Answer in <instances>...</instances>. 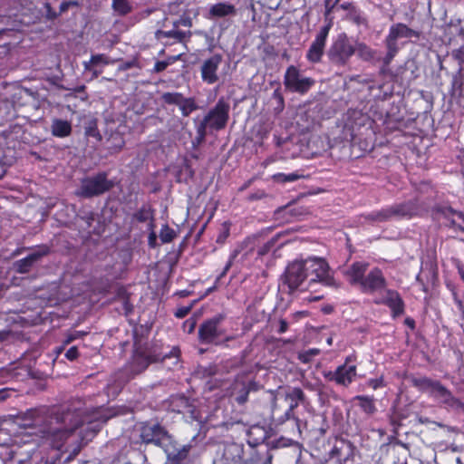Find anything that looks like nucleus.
I'll list each match as a JSON object with an SVG mask.
<instances>
[{"mask_svg": "<svg viewBox=\"0 0 464 464\" xmlns=\"http://www.w3.org/2000/svg\"><path fill=\"white\" fill-rule=\"evenodd\" d=\"M111 415H105L100 411L82 415L80 412L67 411L61 416L52 417L42 430L43 438L56 449H61L65 440L76 429H81L80 435L82 440H91L102 429Z\"/></svg>", "mask_w": 464, "mask_h": 464, "instance_id": "obj_1", "label": "nucleus"}, {"mask_svg": "<svg viewBox=\"0 0 464 464\" xmlns=\"http://www.w3.org/2000/svg\"><path fill=\"white\" fill-rule=\"evenodd\" d=\"M412 384L420 392L428 393L431 398L445 407L464 412V403L440 382L427 377L414 378Z\"/></svg>", "mask_w": 464, "mask_h": 464, "instance_id": "obj_2", "label": "nucleus"}, {"mask_svg": "<svg viewBox=\"0 0 464 464\" xmlns=\"http://www.w3.org/2000/svg\"><path fill=\"white\" fill-rule=\"evenodd\" d=\"M304 270L308 273L309 285L321 283L327 286L338 287L328 263L321 257H308L303 260Z\"/></svg>", "mask_w": 464, "mask_h": 464, "instance_id": "obj_3", "label": "nucleus"}, {"mask_svg": "<svg viewBox=\"0 0 464 464\" xmlns=\"http://www.w3.org/2000/svg\"><path fill=\"white\" fill-rule=\"evenodd\" d=\"M113 187V182L107 179L104 172L83 179L81 182L77 195L83 198H92L103 194Z\"/></svg>", "mask_w": 464, "mask_h": 464, "instance_id": "obj_4", "label": "nucleus"}, {"mask_svg": "<svg viewBox=\"0 0 464 464\" xmlns=\"http://www.w3.org/2000/svg\"><path fill=\"white\" fill-rule=\"evenodd\" d=\"M228 103L225 102L224 100H219L198 126V132L201 138L204 137L207 127L216 130L223 129L228 120Z\"/></svg>", "mask_w": 464, "mask_h": 464, "instance_id": "obj_5", "label": "nucleus"}, {"mask_svg": "<svg viewBox=\"0 0 464 464\" xmlns=\"http://www.w3.org/2000/svg\"><path fill=\"white\" fill-rule=\"evenodd\" d=\"M354 53V46L345 34L336 37L327 53L330 61L337 65H344Z\"/></svg>", "mask_w": 464, "mask_h": 464, "instance_id": "obj_6", "label": "nucleus"}, {"mask_svg": "<svg viewBox=\"0 0 464 464\" xmlns=\"http://www.w3.org/2000/svg\"><path fill=\"white\" fill-rule=\"evenodd\" d=\"M314 83L309 77L301 76L298 69L289 66L285 72L284 84L291 92L305 93Z\"/></svg>", "mask_w": 464, "mask_h": 464, "instance_id": "obj_7", "label": "nucleus"}, {"mask_svg": "<svg viewBox=\"0 0 464 464\" xmlns=\"http://www.w3.org/2000/svg\"><path fill=\"white\" fill-rule=\"evenodd\" d=\"M306 278H308V273L304 270L303 260L290 263L285 269V284L287 285L290 292L299 289Z\"/></svg>", "mask_w": 464, "mask_h": 464, "instance_id": "obj_8", "label": "nucleus"}, {"mask_svg": "<svg viewBox=\"0 0 464 464\" xmlns=\"http://www.w3.org/2000/svg\"><path fill=\"white\" fill-rule=\"evenodd\" d=\"M330 29L331 24L329 23L326 25L321 27V29L317 33L314 42L312 43L306 53V58L309 62L319 63L321 61L322 55L324 54V52L325 43Z\"/></svg>", "mask_w": 464, "mask_h": 464, "instance_id": "obj_9", "label": "nucleus"}, {"mask_svg": "<svg viewBox=\"0 0 464 464\" xmlns=\"http://www.w3.org/2000/svg\"><path fill=\"white\" fill-rule=\"evenodd\" d=\"M222 316H216L204 322L198 329V337L203 343H214L221 334L222 332L218 325L222 321Z\"/></svg>", "mask_w": 464, "mask_h": 464, "instance_id": "obj_10", "label": "nucleus"}, {"mask_svg": "<svg viewBox=\"0 0 464 464\" xmlns=\"http://www.w3.org/2000/svg\"><path fill=\"white\" fill-rule=\"evenodd\" d=\"M223 61V56L216 53L203 61L201 64V78L203 82L213 84L218 81V71Z\"/></svg>", "mask_w": 464, "mask_h": 464, "instance_id": "obj_11", "label": "nucleus"}, {"mask_svg": "<svg viewBox=\"0 0 464 464\" xmlns=\"http://www.w3.org/2000/svg\"><path fill=\"white\" fill-rule=\"evenodd\" d=\"M140 439L144 443L160 445L170 438L160 425L143 424L140 428Z\"/></svg>", "mask_w": 464, "mask_h": 464, "instance_id": "obj_12", "label": "nucleus"}, {"mask_svg": "<svg viewBox=\"0 0 464 464\" xmlns=\"http://www.w3.org/2000/svg\"><path fill=\"white\" fill-rule=\"evenodd\" d=\"M348 361L349 358L346 359L344 364L337 367L334 372H330L326 377L331 381H334L339 385L348 386L356 376V366L349 365Z\"/></svg>", "mask_w": 464, "mask_h": 464, "instance_id": "obj_13", "label": "nucleus"}, {"mask_svg": "<svg viewBox=\"0 0 464 464\" xmlns=\"http://www.w3.org/2000/svg\"><path fill=\"white\" fill-rule=\"evenodd\" d=\"M386 286V280L379 268H373L362 281L361 289L364 293L381 291Z\"/></svg>", "mask_w": 464, "mask_h": 464, "instance_id": "obj_14", "label": "nucleus"}, {"mask_svg": "<svg viewBox=\"0 0 464 464\" xmlns=\"http://www.w3.org/2000/svg\"><path fill=\"white\" fill-rule=\"evenodd\" d=\"M419 32L409 28L404 24H396L391 26L385 42L397 45V41L401 38L419 37Z\"/></svg>", "mask_w": 464, "mask_h": 464, "instance_id": "obj_15", "label": "nucleus"}, {"mask_svg": "<svg viewBox=\"0 0 464 464\" xmlns=\"http://www.w3.org/2000/svg\"><path fill=\"white\" fill-rule=\"evenodd\" d=\"M411 213V209L406 205H395L388 208L382 209L371 214L369 217L377 222H384L397 216H405Z\"/></svg>", "mask_w": 464, "mask_h": 464, "instance_id": "obj_16", "label": "nucleus"}, {"mask_svg": "<svg viewBox=\"0 0 464 464\" xmlns=\"http://www.w3.org/2000/svg\"><path fill=\"white\" fill-rule=\"evenodd\" d=\"M48 253V248L44 247L42 249L36 250L30 255H28L26 257L18 260L14 266L16 268V271L20 274L27 273L32 266L37 262L41 257L45 256Z\"/></svg>", "mask_w": 464, "mask_h": 464, "instance_id": "obj_17", "label": "nucleus"}, {"mask_svg": "<svg viewBox=\"0 0 464 464\" xmlns=\"http://www.w3.org/2000/svg\"><path fill=\"white\" fill-rule=\"evenodd\" d=\"M368 268L367 263L357 262L351 266V267L346 271V276L351 284L362 285V281L364 279V274Z\"/></svg>", "mask_w": 464, "mask_h": 464, "instance_id": "obj_18", "label": "nucleus"}, {"mask_svg": "<svg viewBox=\"0 0 464 464\" xmlns=\"http://www.w3.org/2000/svg\"><path fill=\"white\" fill-rule=\"evenodd\" d=\"M237 13L235 5L229 3H218L210 6L208 14L210 17L222 18L233 16Z\"/></svg>", "mask_w": 464, "mask_h": 464, "instance_id": "obj_19", "label": "nucleus"}, {"mask_svg": "<svg viewBox=\"0 0 464 464\" xmlns=\"http://www.w3.org/2000/svg\"><path fill=\"white\" fill-rule=\"evenodd\" d=\"M382 303L386 304L392 310L394 315H400L403 313V302L395 291L387 290L386 297Z\"/></svg>", "mask_w": 464, "mask_h": 464, "instance_id": "obj_20", "label": "nucleus"}, {"mask_svg": "<svg viewBox=\"0 0 464 464\" xmlns=\"http://www.w3.org/2000/svg\"><path fill=\"white\" fill-rule=\"evenodd\" d=\"M165 452L167 453V456L169 459H171L173 460H182L184 459L189 450V445H183L180 447H178L176 443L169 442V444H165Z\"/></svg>", "mask_w": 464, "mask_h": 464, "instance_id": "obj_21", "label": "nucleus"}, {"mask_svg": "<svg viewBox=\"0 0 464 464\" xmlns=\"http://www.w3.org/2000/svg\"><path fill=\"white\" fill-rule=\"evenodd\" d=\"M286 399L291 401L289 408L285 412L286 419H290L294 410L298 406L299 401H303L304 400V393L300 388H294L286 393Z\"/></svg>", "mask_w": 464, "mask_h": 464, "instance_id": "obj_22", "label": "nucleus"}, {"mask_svg": "<svg viewBox=\"0 0 464 464\" xmlns=\"http://www.w3.org/2000/svg\"><path fill=\"white\" fill-rule=\"evenodd\" d=\"M51 130L53 136L63 138L71 134L72 126L67 121L55 119L52 122Z\"/></svg>", "mask_w": 464, "mask_h": 464, "instance_id": "obj_23", "label": "nucleus"}, {"mask_svg": "<svg viewBox=\"0 0 464 464\" xmlns=\"http://www.w3.org/2000/svg\"><path fill=\"white\" fill-rule=\"evenodd\" d=\"M358 57L366 62H372L376 59L377 51L372 49L364 43H357L354 46Z\"/></svg>", "mask_w": 464, "mask_h": 464, "instance_id": "obj_24", "label": "nucleus"}, {"mask_svg": "<svg viewBox=\"0 0 464 464\" xmlns=\"http://www.w3.org/2000/svg\"><path fill=\"white\" fill-rule=\"evenodd\" d=\"M160 358L157 355H145L143 353H136L134 356V364L137 365L136 372H140L146 369L151 362H158Z\"/></svg>", "mask_w": 464, "mask_h": 464, "instance_id": "obj_25", "label": "nucleus"}, {"mask_svg": "<svg viewBox=\"0 0 464 464\" xmlns=\"http://www.w3.org/2000/svg\"><path fill=\"white\" fill-rule=\"evenodd\" d=\"M231 395H236V401L238 403H245L248 396V389L246 387V383L243 381H237L234 384Z\"/></svg>", "mask_w": 464, "mask_h": 464, "instance_id": "obj_26", "label": "nucleus"}, {"mask_svg": "<svg viewBox=\"0 0 464 464\" xmlns=\"http://www.w3.org/2000/svg\"><path fill=\"white\" fill-rule=\"evenodd\" d=\"M355 400L359 401L362 410L367 414H373L376 411L374 400L368 396H356Z\"/></svg>", "mask_w": 464, "mask_h": 464, "instance_id": "obj_27", "label": "nucleus"}, {"mask_svg": "<svg viewBox=\"0 0 464 464\" xmlns=\"http://www.w3.org/2000/svg\"><path fill=\"white\" fill-rule=\"evenodd\" d=\"M179 108L181 111L183 116H188L193 111H195L197 107L193 99L183 97L181 102L179 105Z\"/></svg>", "mask_w": 464, "mask_h": 464, "instance_id": "obj_28", "label": "nucleus"}, {"mask_svg": "<svg viewBox=\"0 0 464 464\" xmlns=\"http://www.w3.org/2000/svg\"><path fill=\"white\" fill-rule=\"evenodd\" d=\"M112 8L121 15L128 14L131 9L127 0H112Z\"/></svg>", "mask_w": 464, "mask_h": 464, "instance_id": "obj_29", "label": "nucleus"}, {"mask_svg": "<svg viewBox=\"0 0 464 464\" xmlns=\"http://www.w3.org/2000/svg\"><path fill=\"white\" fill-rule=\"evenodd\" d=\"M183 97L184 96L179 92H165L162 94L161 99L168 104H176L179 106Z\"/></svg>", "mask_w": 464, "mask_h": 464, "instance_id": "obj_30", "label": "nucleus"}, {"mask_svg": "<svg viewBox=\"0 0 464 464\" xmlns=\"http://www.w3.org/2000/svg\"><path fill=\"white\" fill-rule=\"evenodd\" d=\"M160 34L161 35H163L164 37L175 38L179 42H181L185 37L190 36V32H182V31H178V30L160 32Z\"/></svg>", "mask_w": 464, "mask_h": 464, "instance_id": "obj_31", "label": "nucleus"}, {"mask_svg": "<svg viewBox=\"0 0 464 464\" xmlns=\"http://www.w3.org/2000/svg\"><path fill=\"white\" fill-rule=\"evenodd\" d=\"M348 19L352 22H353L354 24H358V25H361V24H366V19L365 17L362 15V14L354 9V8H352L350 10V12L348 13V15H347Z\"/></svg>", "mask_w": 464, "mask_h": 464, "instance_id": "obj_32", "label": "nucleus"}, {"mask_svg": "<svg viewBox=\"0 0 464 464\" xmlns=\"http://www.w3.org/2000/svg\"><path fill=\"white\" fill-rule=\"evenodd\" d=\"M387 53L383 58V63L389 65L398 52V46L391 43L385 42Z\"/></svg>", "mask_w": 464, "mask_h": 464, "instance_id": "obj_33", "label": "nucleus"}, {"mask_svg": "<svg viewBox=\"0 0 464 464\" xmlns=\"http://www.w3.org/2000/svg\"><path fill=\"white\" fill-rule=\"evenodd\" d=\"M175 237L174 230L169 228L168 226H163L160 233V237L163 243H169Z\"/></svg>", "mask_w": 464, "mask_h": 464, "instance_id": "obj_34", "label": "nucleus"}, {"mask_svg": "<svg viewBox=\"0 0 464 464\" xmlns=\"http://www.w3.org/2000/svg\"><path fill=\"white\" fill-rule=\"evenodd\" d=\"M300 175L296 173L284 174L278 173L274 176L275 179L279 182H293L300 179Z\"/></svg>", "mask_w": 464, "mask_h": 464, "instance_id": "obj_35", "label": "nucleus"}, {"mask_svg": "<svg viewBox=\"0 0 464 464\" xmlns=\"http://www.w3.org/2000/svg\"><path fill=\"white\" fill-rule=\"evenodd\" d=\"M318 353H319V350L314 348V349H310L308 351L300 353L298 354V358L301 362H303L304 363H308L311 362L312 358L316 356Z\"/></svg>", "mask_w": 464, "mask_h": 464, "instance_id": "obj_36", "label": "nucleus"}, {"mask_svg": "<svg viewBox=\"0 0 464 464\" xmlns=\"http://www.w3.org/2000/svg\"><path fill=\"white\" fill-rule=\"evenodd\" d=\"M108 63H109L108 59L104 54H96V55H92L89 63H85L84 66H85V69L88 70V69H90V64H92V65H96L98 63L107 64Z\"/></svg>", "mask_w": 464, "mask_h": 464, "instance_id": "obj_37", "label": "nucleus"}, {"mask_svg": "<svg viewBox=\"0 0 464 464\" xmlns=\"http://www.w3.org/2000/svg\"><path fill=\"white\" fill-rule=\"evenodd\" d=\"M176 60L177 57L169 58L167 61H158L154 65V71L156 72H162Z\"/></svg>", "mask_w": 464, "mask_h": 464, "instance_id": "obj_38", "label": "nucleus"}, {"mask_svg": "<svg viewBox=\"0 0 464 464\" xmlns=\"http://www.w3.org/2000/svg\"><path fill=\"white\" fill-rule=\"evenodd\" d=\"M453 56L459 62V70L464 69V44L453 52Z\"/></svg>", "mask_w": 464, "mask_h": 464, "instance_id": "obj_39", "label": "nucleus"}, {"mask_svg": "<svg viewBox=\"0 0 464 464\" xmlns=\"http://www.w3.org/2000/svg\"><path fill=\"white\" fill-rule=\"evenodd\" d=\"M191 308H192V304L188 305V306L179 307L175 312V315L178 318H183V317H185L190 312Z\"/></svg>", "mask_w": 464, "mask_h": 464, "instance_id": "obj_40", "label": "nucleus"}, {"mask_svg": "<svg viewBox=\"0 0 464 464\" xmlns=\"http://www.w3.org/2000/svg\"><path fill=\"white\" fill-rule=\"evenodd\" d=\"M263 5L266 6L268 9L276 10L281 4L282 0H262Z\"/></svg>", "mask_w": 464, "mask_h": 464, "instance_id": "obj_41", "label": "nucleus"}, {"mask_svg": "<svg viewBox=\"0 0 464 464\" xmlns=\"http://www.w3.org/2000/svg\"><path fill=\"white\" fill-rule=\"evenodd\" d=\"M65 357L70 360L73 361L78 357V350L76 346L71 347L65 353Z\"/></svg>", "mask_w": 464, "mask_h": 464, "instance_id": "obj_42", "label": "nucleus"}, {"mask_svg": "<svg viewBox=\"0 0 464 464\" xmlns=\"http://www.w3.org/2000/svg\"><path fill=\"white\" fill-rule=\"evenodd\" d=\"M368 385L373 390H376L383 385V381L382 378L371 379L368 381Z\"/></svg>", "mask_w": 464, "mask_h": 464, "instance_id": "obj_43", "label": "nucleus"}, {"mask_svg": "<svg viewBox=\"0 0 464 464\" xmlns=\"http://www.w3.org/2000/svg\"><path fill=\"white\" fill-rule=\"evenodd\" d=\"M84 334H85V333H83V332L75 331V332L68 334L67 339L65 340V343H69L76 340L77 338L82 337Z\"/></svg>", "mask_w": 464, "mask_h": 464, "instance_id": "obj_44", "label": "nucleus"}, {"mask_svg": "<svg viewBox=\"0 0 464 464\" xmlns=\"http://www.w3.org/2000/svg\"><path fill=\"white\" fill-rule=\"evenodd\" d=\"M279 329L278 332L280 334L285 333L288 328V324L285 319H280L278 322Z\"/></svg>", "mask_w": 464, "mask_h": 464, "instance_id": "obj_45", "label": "nucleus"}, {"mask_svg": "<svg viewBox=\"0 0 464 464\" xmlns=\"http://www.w3.org/2000/svg\"><path fill=\"white\" fill-rule=\"evenodd\" d=\"M12 393V391L8 389L0 390V401L6 400Z\"/></svg>", "mask_w": 464, "mask_h": 464, "instance_id": "obj_46", "label": "nucleus"}, {"mask_svg": "<svg viewBox=\"0 0 464 464\" xmlns=\"http://www.w3.org/2000/svg\"><path fill=\"white\" fill-rule=\"evenodd\" d=\"M179 353V350L178 348H173V349L171 350V352L169 353H169L164 354V355L162 356L161 360H165L166 358H169V357H170V356H173V357L178 358Z\"/></svg>", "mask_w": 464, "mask_h": 464, "instance_id": "obj_47", "label": "nucleus"}, {"mask_svg": "<svg viewBox=\"0 0 464 464\" xmlns=\"http://www.w3.org/2000/svg\"><path fill=\"white\" fill-rule=\"evenodd\" d=\"M184 325H188V333H191L195 328V321L194 320H187L184 323Z\"/></svg>", "mask_w": 464, "mask_h": 464, "instance_id": "obj_48", "label": "nucleus"}, {"mask_svg": "<svg viewBox=\"0 0 464 464\" xmlns=\"http://www.w3.org/2000/svg\"><path fill=\"white\" fill-rule=\"evenodd\" d=\"M156 234L155 233H150V236H149V244L151 246H155V242H156Z\"/></svg>", "mask_w": 464, "mask_h": 464, "instance_id": "obj_49", "label": "nucleus"}, {"mask_svg": "<svg viewBox=\"0 0 464 464\" xmlns=\"http://www.w3.org/2000/svg\"><path fill=\"white\" fill-rule=\"evenodd\" d=\"M235 256H236V253L234 255H232V256L230 257L229 261L226 265L223 274H225L229 269V267L231 266L232 261L235 258Z\"/></svg>", "mask_w": 464, "mask_h": 464, "instance_id": "obj_50", "label": "nucleus"}, {"mask_svg": "<svg viewBox=\"0 0 464 464\" xmlns=\"http://www.w3.org/2000/svg\"><path fill=\"white\" fill-rule=\"evenodd\" d=\"M70 5H76L77 4H76L75 2H73V3H71V2H70V3H63V4L61 5V12H64L65 10H67V8H68V6H69Z\"/></svg>", "mask_w": 464, "mask_h": 464, "instance_id": "obj_51", "label": "nucleus"}, {"mask_svg": "<svg viewBox=\"0 0 464 464\" xmlns=\"http://www.w3.org/2000/svg\"><path fill=\"white\" fill-rule=\"evenodd\" d=\"M86 133L88 135H92V136H94V137L99 135L94 130H89L86 131Z\"/></svg>", "mask_w": 464, "mask_h": 464, "instance_id": "obj_52", "label": "nucleus"}, {"mask_svg": "<svg viewBox=\"0 0 464 464\" xmlns=\"http://www.w3.org/2000/svg\"><path fill=\"white\" fill-rule=\"evenodd\" d=\"M455 214H456L459 218H463V215H462V213H460V212H456Z\"/></svg>", "mask_w": 464, "mask_h": 464, "instance_id": "obj_53", "label": "nucleus"}, {"mask_svg": "<svg viewBox=\"0 0 464 464\" xmlns=\"http://www.w3.org/2000/svg\"><path fill=\"white\" fill-rule=\"evenodd\" d=\"M131 66V63H126L123 68L124 69H127V68H130Z\"/></svg>", "mask_w": 464, "mask_h": 464, "instance_id": "obj_54", "label": "nucleus"}, {"mask_svg": "<svg viewBox=\"0 0 464 464\" xmlns=\"http://www.w3.org/2000/svg\"><path fill=\"white\" fill-rule=\"evenodd\" d=\"M327 343H328L329 344H331V343H332V339H331V338H329V339L327 340Z\"/></svg>", "mask_w": 464, "mask_h": 464, "instance_id": "obj_55", "label": "nucleus"}, {"mask_svg": "<svg viewBox=\"0 0 464 464\" xmlns=\"http://www.w3.org/2000/svg\"><path fill=\"white\" fill-rule=\"evenodd\" d=\"M45 6L48 10L51 8L49 4H46Z\"/></svg>", "mask_w": 464, "mask_h": 464, "instance_id": "obj_56", "label": "nucleus"}, {"mask_svg": "<svg viewBox=\"0 0 464 464\" xmlns=\"http://www.w3.org/2000/svg\"><path fill=\"white\" fill-rule=\"evenodd\" d=\"M462 279L464 280V274L461 275Z\"/></svg>", "mask_w": 464, "mask_h": 464, "instance_id": "obj_57", "label": "nucleus"}]
</instances>
